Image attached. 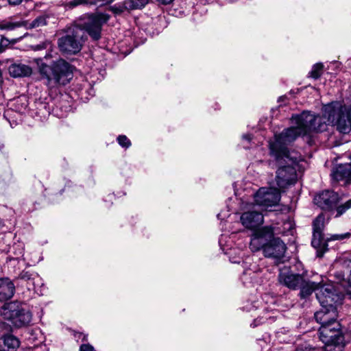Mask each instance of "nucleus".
<instances>
[{
  "instance_id": "18",
  "label": "nucleus",
  "mask_w": 351,
  "mask_h": 351,
  "mask_svg": "<svg viewBox=\"0 0 351 351\" xmlns=\"http://www.w3.org/2000/svg\"><path fill=\"white\" fill-rule=\"evenodd\" d=\"M15 293V286L8 278H0V302L11 299Z\"/></svg>"
},
{
  "instance_id": "8",
  "label": "nucleus",
  "mask_w": 351,
  "mask_h": 351,
  "mask_svg": "<svg viewBox=\"0 0 351 351\" xmlns=\"http://www.w3.org/2000/svg\"><path fill=\"white\" fill-rule=\"evenodd\" d=\"M254 198L256 204L267 208L278 204L280 193L276 188L262 187L254 195Z\"/></svg>"
},
{
  "instance_id": "7",
  "label": "nucleus",
  "mask_w": 351,
  "mask_h": 351,
  "mask_svg": "<svg viewBox=\"0 0 351 351\" xmlns=\"http://www.w3.org/2000/svg\"><path fill=\"white\" fill-rule=\"evenodd\" d=\"M274 237V229L271 226L256 229L251 236L250 248L253 252L263 250Z\"/></svg>"
},
{
  "instance_id": "40",
  "label": "nucleus",
  "mask_w": 351,
  "mask_h": 351,
  "mask_svg": "<svg viewBox=\"0 0 351 351\" xmlns=\"http://www.w3.org/2000/svg\"><path fill=\"white\" fill-rule=\"evenodd\" d=\"M242 138L247 141V142H250L252 140V135L249 134H243Z\"/></svg>"
},
{
  "instance_id": "32",
  "label": "nucleus",
  "mask_w": 351,
  "mask_h": 351,
  "mask_svg": "<svg viewBox=\"0 0 351 351\" xmlns=\"http://www.w3.org/2000/svg\"><path fill=\"white\" fill-rule=\"evenodd\" d=\"M119 144L123 147H129L131 145L130 141L125 135H121L117 138Z\"/></svg>"
},
{
  "instance_id": "23",
  "label": "nucleus",
  "mask_w": 351,
  "mask_h": 351,
  "mask_svg": "<svg viewBox=\"0 0 351 351\" xmlns=\"http://www.w3.org/2000/svg\"><path fill=\"white\" fill-rule=\"evenodd\" d=\"M23 21H12L10 19L0 20V30L12 31L16 28L23 27Z\"/></svg>"
},
{
  "instance_id": "25",
  "label": "nucleus",
  "mask_w": 351,
  "mask_h": 351,
  "mask_svg": "<svg viewBox=\"0 0 351 351\" xmlns=\"http://www.w3.org/2000/svg\"><path fill=\"white\" fill-rule=\"evenodd\" d=\"M149 2V0H125L126 8L128 11L142 9Z\"/></svg>"
},
{
  "instance_id": "41",
  "label": "nucleus",
  "mask_w": 351,
  "mask_h": 351,
  "mask_svg": "<svg viewBox=\"0 0 351 351\" xmlns=\"http://www.w3.org/2000/svg\"><path fill=\"white\" fill-rule=\"evenodd\" d=\"M106 3H112L113 2L114 0H104Z\"/></svg>"
},
{
  "instance_id": "26",
  "label": "nucleus",
  "mask_w": 351,
  "mask_h": 351,
  "mask_svg": "<svg viewBox=\"0 0 351 351\" xmlns=\"http://www.w3.org/2000/svg\"><path fill=\"white\" fill-rule=\"evenodd\" d=\"M38 278L36 274H31L29 271H23L20 275L19 278L27 282V288L31 289L34 287L35 278Z\"/></svg>"
},
{
  "instance_id": "28",
  "label": "nucleus",
  "mask_w": 351,
  "mask_h": 351,
  "mask_svg": "<svg viewBox=\"0 0 351 351\" xmlns=\"http://www.w3.org/2000/svg\"><path fill=\"white\" fill-rule=\"evenodd\" d=\"M90 2H92L91 0H71L64 2L62 5L66 10H72L82 5H88Z\"/></svg>"
},
{
  "instance_id": "20",
  "label": "nucleus",
  "mask_w": 351,
  "mask_h": 351,
  "mask_svg": "<svg viewBox=\"0 0 351 351\" xmlns=\"http://www.w3.org/2000/svg\"><path fill=\"white\" fill-rule=\"evenodd\" d=\"M32 319V313L29 311L24 309L21 306L20 308V312L17 313L13 320L12 324L18 328L26 326L31 323Z\"/></svg>"
},
{
  "instance_id": "17",
  "label": "nucleus",
  "mask_w": 351,
  "mask_h": 351,
  "mask_svg": "<svg viewBox=\"0 0 351 351\" xmlns=\"http://www.w3.org/2000/svg\"><path fill=\"white\" fill-rule=\"evenodd\" d=\"M21 303L17 301L5 303L0 308V315L6 320L11 322L13 324V320L16 316L17 313L20 312Z\"/></svg>"
},
{
  "instance_id": "22",
  "label": "nucleus",
  "mask_w": 351,
  "mask_h": 351,
  "mask_svg": "<svg viewBox=\"0 0 351 351\" xmlns=\"http://www.w3.org/2000/svg\"><path fill=\"white\" fill-rule=\"evenodd\" d=\"M3 343L5 351H15L19 346V339L12 335H7L4 337Z\"/></svg>"
},
{
  "instance_id": "34",
  "label": "nucleus",
  "mask_w": 351,
  "mask_h": 351,
  "mask_svg": "<svg viewBox=\"0 0 351 351\" xmlns=\"http://www.w3.org/2000/svg\"><path fill=\"white\" fill-rule=\"evenodd\" d=\"M348 278V280H341L343 282L342 285L345 288L346 292L349 294H351V276Z\"/></svg>"
},
{
  "instance_id": "35",
  "label": "nucleus",
  "mask_w": 351,
  "mask_h": 351,
  "mask_svg": "<svg viewBox=\"0 0 351 351\" xmlns=\"http://www.w3.org/2000/svg\"><path fill=\"white\" fill-rule=\"evenodd\" d=\"M9 43V40L7 39L6 38H5L4 36H2L1 37V42H0V53H2L6 46L8 45Z\"/></svg>"
},
{
  "instance_id": "4",
  "label": "nucleus",
  "mask_w": 351,
  "mask_h": 351,
  "mask_svg": "<svg viewBox=\"0 0 351 351\" xmlns=\"http://www.w3.org/2000/svg\"><path fill=\"white\" fill-rule=\"evenodd\" d=\"M29 62L37 65L39 73L51 88L66 84L72 77V66L63 59L54 62L51 66L45 64L42 58H34Z\"/></svg>"
},
{
  "instance_id": "2",
  "label": "nucleus",
  "mask_w": 351,
  "mask_h": 351,
  "mask_svg": "<svg viewBox=\"0 0 351 351\" xmlns=\"http://www.w3.org/2000/svg\"><path fill=\"white\" fill-rule=\"evenodd\" d=\"M292 126L284 130L276 135V143L272 145V149L277 152L281 147V143H291L300 136L310 135L312 132H323L327 125L332 124L325 118L324 106L323 116H315L308 112L304 111L300 114H294L291 117Z\"/></svg>"
},
{
  "instance_id": "9",
  "label": "nucleus",
  "mask_w": 351,
  "mask_h": 351,
  "mask_svg": "<svg viewBox=\"0 0 351 351\" xmlns=\"http://www.w3.org/2000/svg\"><path fill=\"white\" fill-rule=\"evenodd\" d=\"M320 340L327 346L339 344L342 341L339 332V324L335 326H323L319 329Z\"/></svg>"
},
{
  "instance_id": "1",
  "label": "nucleus",
  "mask_w": 351,
  "mask_h": 351,
  "mask_svg": "<svg viewBox=\"0 0 351 351\" xmlns=\"http://www.w3.org/2000/svg\"><path fill=\"white\" fill-rule=\"evenodd\" d=\"M108 20L104 14H90L69 27L66 34L58 39L60 50L65 53L75 54L86 40L85 32L95 40L101 38V27Z\"/></svg>"
},
{
  "instance_id": "27",
  "label": "nucleus",
  "mask_w": 351,
  "mask_h": 351,
  "mask_svg": "<svg viewBox=\"0 0 351 351\" xmlns=\"http://www.w3.org/2000/svg\"><path fill=\"white\" fill-rule=\"evenodd\" d=\"M312 245L317 249H323L326 247V241L323 234H319V236L313 233V239L311 241Z\"/></svg>"
},
{
  "instance_id": "10",
  "label": "nucleus",
  "mask_w": 351,
  "mask_h": 351,
  "mask_svg": "<svg viewBox=\"0 0 351 351\" xmlns=\"http://www.w3.org/2000/svg\"><path fill=\"white\" fill-rule=\"evenodd\" d=\"M286 250L285 243L280 238L274 237L263 249V252L265 257L280 259L284 256Z\"/></svg>"
},
{
  "instance_id": "6",
  "label": "nucleus",
  "mask_w": 351,
  "mask_h": 351,
  "mask_svg": "<svg viewBox=\"0 0 351 351\" xmlns=\"http://www.w3.org/2000/svg\"><path fill=\"white\" fill-rule=\"evenodd\" d=\"M343 294L332 284L326 283L323 280V284L316 293V298L322 306H328L329 308H337L338 304H341L343 299Z\"/></svg>"
},
{
  "instance_id": "36",
  "label": "nucleus",
  "mask_w": 351,
  "mask_h": 351,
  "mask_svg": "<svg viewBox=\"0 0 351 351\" xmlns=\"http://www.w3.org/2000/svg\"><path fill=\"white\" fill-rule=\"evenodd\" d=\"M94 348L89 344H83L80 346V351H93Z\"/></svg>"
},
{
  "instance_id": "42",
  "label": "nucleus",
  "mask_w": 351,
  "mask_h": 351,
  "mask_svg": "<svg viewBox=\"0 0 351 351\" xmlns=\"http://www.w3.org/2000/svg\"><path fill=\"white\" fill-rule=\"evenodd\" d=\"M254 326H256V324H255V322L253 323Z\"/></svg>"
},
{
  "instance_id": "16",
  "label": "nucleus",
  "mask_w": 351,
  "mask_h": 351,
  "mask_svg": "<svg viewBox=\"0 0 351 351\" xmlns=\"http://www.w3.org/2000/svg\"><path fill=\"white\" fill-rule=\"evenodd\" d=\"M335 267L339 268V271L334 273L336 279L341 282L344 280L346 276L349 277L351 276V256L350 258L343 257L335 263Z\"/></svg>"
},
{
  "instance_id": "30",
  "label": "nucleus",
  "mask_w": 351,
  "mask_h": 351,
  "mask_svg": "<svg viewBox=\"0 0 351 351\" xmlns=\"http://www.w3.org/2000/svg\"><path fill=\"white\" fill-rule=\"evenodd\" d=\"M351 208V199L348 200L344 204H342L337 207L335 217H339L345 213L348 210Z\"/></svg>"
},
{
  "instance_id": "11",
  "label": "nucleus",
  "mask_w": 351,
  "mask_h": 351,
  "mask_svg": "<svg viewBox=\"0 0 351 351\" xmlns=\"http://www.w3.org/2000/svg\"><path fill=\"white\" fill-rule=\"evenodd\" d=\"M314 203L323 210H331L338 201L339 196L337 193L332 191H324L315 196Z\"/></svg>"
},
{
  "instance_id": "3",
  "label": "nucleus",
  "mask_w": 351,
  "mask_h": 351,
  "mask_svg": "<svg viewBox=\"0 0 351 351\" xmlns=\"http://www.w3.org/2000/svg\"><path fill=\"white\" fill-rule=\"evenodd\" d=\"M275 143L276 138L269 142V150L279 166L276 171V181L280 189H285L296 182L295 165L300 160L296 153L289 150L288 145L290 143H281V147L276 152L272 149V145Z\"/></svg>"
},
{
  "instance_id": "37",
  "label": "nucleus",
  "mask_w": 351,
  "mask_h": 351,
  "mask_svg": "<svg viewBox=\"0 0 351 351\" xmlns=\"http://www.w3.org/2000/svg\"><path fill=\"white\" fill-rule=\"evenodd\" d=\"M92 2H90L89 4H99V5H104V4H109L110 3H106L104 0H91Z\"/></svg>"
},
{
  "instance_id": "14",
  "label": "nucleus",
  "mask_w": 351,
  "mask_h": 351,
  "mask_svg": "<svg viewBox=\"0 0 351 351\" xmlns=\"http://www.w3.org/2000/svg\"><path fill=\"white\" fill-rule=\"evenodd\" d=\"M263 216L257 211H248L243 213L240 220L242 225L248 229H255L263 223Z\"/></svg>"
},
{
  "instance_id": "39",
  "label": "nucleus",
  "mask_w": 351,
  "mask_h": 351,
  "mask_svg": "<svg viewBox=\"0 0 351 351\" xmlns=\"http://www.w3.org/2000/svg\"><path fill=\"white\" fill-rule=\"evenodd\" d=\"M23 0H8V2L11 5H19Z\"/></svg>"
},
{
  "instance_id": "21",
  "label": "nucleus",
  "mask_w": 351,
  "mask_h": 351,
  "mask_svg": "<svg viewBox=\"0 0 351 351\" xmlns=\"http://www.w3.org/2000/svg\"><path fill=\"white\" fill-rule=\"evenodd\" d=\"M47 16L46 15H40L32 22L28 21H23V23L24 24L23 25V27H25L27 29H32L43 27L47 23Z\"/></svg>"
},
{
  "instance_id": "31",
  "label": "nucleus",
  "mask_w": 351,
  "mask_h": 351,
  "mask_svg": "<svg viewBox=\"0 0 351 351\" xmlns=\"http://www.w3.org/2000/svg\"><path fill=\"white\" fill-rule=\"evenodd\" d=\"M125 7H126L125 1L112 6L110 10L114 14H120L125 11H128V9Z\"/></svg>"
},
{
  "instance_id": "5",
  "label": "nucleus",
  "mask_w": 351,
  "mask_h": 351,
  "mask_svg": "<svg viewBox=\"0 0 351 351\" xmlns=\"http://www.w3.org/2000/svg\"><path fill=\"white\" fill-rule=\"evenodd\" d=\"M324 113L325 118L340 133L348 134L351 131V108L348 109L340 102L334 101L324 106Z\"/></svg>"
},
{
  "instance_id": "24",
  "label": "nucleus",
  "mask_w": 351,
  "mask_h": 351,
  "mask_svg": "<svg viewBox=\"0 0 351 351\" xmlns=\"http://www.w3.org/2000/svg\"><path fill=\"white\" fill-rule=\"evenodd\" d=\"M325 224V217L323 214L319 215L316 219L313 221V233H315L317 236H319V234H323L322 231L324 228Z\"/></svg>"
},
{
  "instance_id": "29",
  "label": "nucleus",
  "mask_w": 351,
  "mask_h": 351,
  "mask_svg": "<svg viewBox=\"0 0 351 351\" xmlns=\"http://www.w3.org/2000/svg\"><path fill=\"white\" fill-rule=\"evenodd\" d=\"M324 65L322 63H316L312 67L311 71L308 73V77L315 80L318 79L323 73Z\"/></svg>"
},
{
  "instance_id": "12",
  "label": "nucleus",
  "mask_w": 351,
  "mask_h": 351,
  "mask_svg": "<svg viewBox=\"0 0 351 351\" xmlns=\"http://www.w3.org/2000/svg\"><path fill=\"white\" fill-rule=\"evenodd\" d=\"M337 318V308L322 306V308L315 313V319L321 324V326H335V324H339L336 322Z\"/></svg>"
},
{
  "instance_id": "13",
  "label": "nucleus",
  "mask_w": 351,
  "mask_h": 351,
  "mask_svg": "<svg viewBox=\"0 0 351 351\" xmlns=\"http://www.w3.org/2000/svg\"><path fill=\"white\" fill-rule=\"evenodd\" d=\"M303 278L302 275L294 274L285 268L280 270L278 280L280 284L295 290L298 289L300 283H302Z\"/></svg>"
},
{
  "instance_id": "33",
  "label": "nucleus",
  "mask_w": 351,
  "mask_h": 351,
  "mask_svg": "<svg viewBox=\"0 0 351 351\" xmlns=\"http://www.w3.org/2000/svg\"><path fill=\"white\" fill-rule=\"evenodd\" d=\"M350 237V233L347 232V233H344V234H333V235H332L330 237V238L329 239L330 240H332V241H335V240H343L344 239L349 238Z\"/></svg>"
},
{
  "instance_id": "19",
  "label": "nucleus",
  "mask_w": 351,
  "mask_h": 351,
  "mask_svg": "<svg viewBox=\"0 0 351 351\" xmlns=\"http://www.w3.org/2000/svg\"><path fill=\"white\" fill-rule=\"evenodd\" d=\"M9 73L14 77H23L30 76L32 69L30 66L21 62L12 64L8 69Z\"/></svg>"
},
{
  "instance_id": "38",
  "label": "nucleus",
  "mask_w": 351,
  "mask_h": 351,
  "mask_svg": "<svg viewBox=\"0 0 351 351\" xmlns=\"http://www.w3.org/2000/svg\"><path fill=\"white\" fill-rule=\"evenodd\" d=\"M174 0H156V1L161 5H169Z\"/></svg>"
},
{
  "instance_id": "15",
  "label": "nucleus",
  "mask_w": 351,
  "mask_h": 351,
  "mask_svg": "<svg viewBox=\"0 0 351 351\" xmlns=\"http://www.w3.org/2000/svg\"><path fill=\"white\" fill-rule=\"evenodd\" d=\"M324 279L322 278L320 281H313L306 280L304 278L302 279V283L300 284L298 288L300 289V296L301 298H306L310 296L313 291L318 292L319 288L323 284Z\"/></svg>"
}]
</instances>
